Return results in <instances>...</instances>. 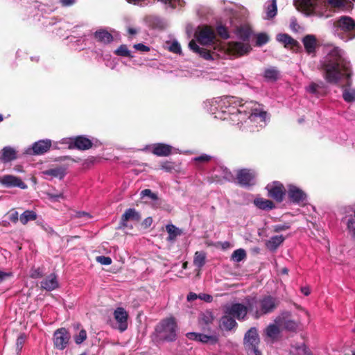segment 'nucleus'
I'll return each instance as SVG.
<instances>
[{"label": "nucleus", "mask_w": 355, "mask_h": 355, "mask_svg": "<svg viewBox=\"0 0 355 355\" xmlns=\"http://www.w3.org/2000/svg\"><path fill=\"white\" fill-rule=\"evenodd\" d=\"M169 51L175 53H180L181 52V46L178 42H173L169 46Z\"/></svg>", "instance_id": "obj_52"}, {"label": "nucleus", "mask_w": 355, "mask_h": 355, "mask_svg": "<svg viewBox=\"0 0 355 355\" xmlns=\"http://www.w3.org/2000/svg\"><path fill=\"white\" fill-rule=\"evenodd\" d=\"M279 299L271 295H248L245 298V304L248 305L250 314L254 319H259L263 315L273 313L279 306Z\"/></svg>", "instance_id": "obj_2"}, {"label": "nucleus", "mask_w": 355, "mask_h": 355, "mask_svg": "<svg viewBox=\"0 0 355 355\" xmlns=\"http://www.w3.org/2000/svg\"><path fill=\"white\" fill-rule=\"evenodd\" d=\"M333 33L347 42L355 37V21L348 16H341L333 23Z\"/></svg>", "instance_id": "obj_4"}, {"label": "nucleus", "mask_w": 355, "mask_h": 355, "mask_svg": "<svg viewBox=\"0 0 355 355\" xmlns=\"http://www.w3.org/2000/svg\"><path fill=\"white\" fill-rule=\"evenodd\" d=\"M263 336L267 343L273 344L281 338V329L277 324H270L264 329Z\"/></svg>", "instance_id": "obj_15"}, {"label": "nucleus", "mask_w": 355, "mask_h": 355, "mask_svg": "<svg viewBox=\"0 0 355 355\" xmlns=\"http://www.w3.org/2000/svg\"><path fill=\"white\" fill-rule=\"evenodd\" d=\"M49 198L53 201H59V200L64 199V195L62 193H49Z\"/></svg>", "instance_id": "obj_58"}, {"label": "nucleus", "mask_w": 355, "mask_h": 355, "mask_svg": "<svg viewBox=\"0 0 355 355\" xmlns=\"http://www.w3.org/2000/svg\"><path fill=\"white\" fill-rule=\"evenodd\" d=\"M295 8L306 15L328 17L327 0H294Z\"/></svg>", "instance_id": "obj_3"}, {"label": "nucleus", "mask_w": 355, "mask_h": 355, "mask_svg": "<svg viewBox=\"0 0 355 355\" xmlns=\"http://www.w3.org/2000/svg\"><path fill=\"white\" fill-rule=\"evenodd\" d=\"M141 216L139 212H138L134 208H129L126 209L124 214L121 216L119 228L125 229L128 227V220H132L133 222L138 223L141 220Z\"/></svg>", "instance_id": "obj_16"}, {"label": "nucleus", "mask_w": 355, "mask_h": 355, "mask_svg": "<svg viewBox=\"0 0 355 355\" xmlns=\"http://www.w3.org/2000/svg\"><path fill=\"white\" fill-rule=\"evenodd\" d=\"M277 40L284 44V47L287 48L288 46V35L286 33L284 34H278L277 35Z\"/></svg>", "instance_id": "obj_50"}, {"label": "nucleus", "mask_w": 355, "mask_h": 355, "mask_svg": "<svg viewBox=\"0 0 355 355\" xmlns=\"http://www.w3.org/2000/svg\"><path fill=\"white\" fill-rule=\"evenodd\" d=\"M76 0H60L62 6H70L75 3Z\"/></svg>", "instance_id": "obj_63"}, {"label": "nucleus", "mask_w": 355, "mask_h": 355, "mask_svg": "<svg viewBox=\"0 0 355 355\" xmlns=\"http://www.w3.org/2000/svg\"><path fill=\"white\" fill-rule=\"evenodd\" d=\"M327 82L338 84L345 78L346 84L343 86L342 96L347 103L355 102V87L352 86L351 64L345 53L341 49L332 46L327 51V55L321 61Z\"/></svg>", "instance_id": "obj_1"}, {"label": "nucleus", "mask_w": 355, "mask_h": 355, "mask_svg": "<svg viewBox=\"0 0 355 355\" xmlns=\"http://www.w3.org/2000/svg\"><path fill=\"white\" fill-rule=\"evenodd\" d=\"M153 223V218L151 217H147L146 218H145L141 225V227L144 228V229H147L148 227H150V225H152Z\"/></svg>", "instance_id": "obj_55"}, {"label": "nucleus", "mask_w": 355, "mask_h": 355, "mask_svg": "<svg viewBox=\"0 0 355 355\" xmlns=\"http://www.w3.org/2000/svg\"><path fill=\"white\" fill-rule=\"evenodd\" d=\"M248 313L250 314L248 305L241 303L232 304L225 311L226 314L230 315L239 320H244Z\"/></svg>", "instance_id": "obj_13"}, {"label": "nucleus", "mask_w": 355, "mask_h": 355, "mask_svg": "<svg viewBox=\"0 0 355 355\" xmlns=\"http://www.w3.org/2000/svg\"><path fill=\"white\" fill-rule=\"evenodd\" d=\"M237 326L235 319L230 315H223L220 320V327L222 329L231 331Z\"/></svg>", "instance_id": "obj_28"}, {"label": "nucleus", "mask_w": 355, "mask_h": 355, "mask_svg": "<svg viewBox=\"0 0 355 355\" xmlns=\"http://www.w3.org/2000/svg\"><path fill=\"white\" fill-rule=\"evenodd\" d=\"M37 214L33 210H26L19 216V221L23 225H26L29 221L35 220Z\"/></svg>", "instance_id": "obj_35"}, {"label": "nucleus", "mask_w": 355, "mask_h": 355, "mask_svg": "<svg viewBox=\"0 0 355 355\" xmlns=\"http://www.w3.org/2000/svg\"><path fill=\"white\" fill-rule=\"evenodd\" d=\"M71 335L64 327L58 329L53 334V345L59 350L64 349L70 340Z\"/></svg>", "instance_id": "obj_11"}, {"label": "nucleus", "mask_w": 355, "mask_h": 355, "mask_svg": "<svg viewBox=\"0 0 355 355\" xmlns=\"http://www.w3.org/2000/svg\"><path fill=\"white\" fill-rule=\"evenodd\" d=\"M87 335L85 329H82L78 334L73 336L74 341L77 345L83 343L87 339Z\"/></svg>", "instance_id": "obj_42"}, {"label": "nucleus", "mask_w": 355, "mask_h": 355, "mask_svg": "<svg viewBox=\"0 0 355 355\" xmlns=\"http://www.w3.org/2000/svg\"><path fill=\"white\" fill-rule=\"evenodd\" d=\"M260 338L256 327H251L247 331L243 338V347L248 354L262 355L259 349Z\"/></svg>", "instance_id": "obj_7"}, {"label": "nucleus", "mask_w": 355, "mask_h": 355, "mask_svg": "<svg viewBox=\"0 0 355 355\" xmlns=\"http://www.w3.org/2000/svg\"><path fill=\"white\" fill-rule=\"evenodd\" d=\"M216 33L222 39L226 40L230 37L228 30L225 26H218L216 28Z\"/></svg>", "instance_id": "obj_44"}, {"label": "nucleus", "mask_w": 355, "mask_h": 355, "mask_svg": "<svg viewBox=\"0 0 355 355\" xmlns=\"http://www.w3.org/2000/svg\"><path fill=\"white\" fill-rule=\"evenodd\" d=\"M17 158V150L11 146H5L0 151V161L2 163H8Z\"/></svg>", "instance_id": "obj_21"}, {"label": "nucleus", "mask_w": 355, "mask_h": 355, "mask_svg": "<svg viewBox=\"0 0 355 355\" xmlns=\"http://www.w3.org/2000/svg\"><path fill=\"white\" fill-rule=\"evenodd\" d=\"M319 85L316 83H311L308 87L307 91L311 94H316L318 92V89L319 88Z\"/></svg>", "instance_id": "obj_57"}, {"label": "nucleus", "mask_w": 355, "mask_h": 355, "mask_svg": "<svg viewBox=\"0 0 355 355\" xmlns=\"http://www.w3.org/2000/svg\"><path fill=\"white\" fill-rule=\"evenodd\" d=\"M290 26L294 32H299L302 31V28L300 25H298L295 21H291Z\"/></svg>", "instance_id": "obj_60"}, {"label": "nucleus", "mask_w": 355, "mask_h": 355, "mask_svg": "<svg viewBox=\"0 0 355 355\" xmlns=\"http://www.w3.org/2000/svg\"><path fill=\"white\" fill-rule=\"evenodd\" d=\"M227 51L234 55L241 57L248 55L252 51V47L250 43L230 42L227 45Z\"/></svg>", "instance_id": "obj_12"}, {"label": "nucleus", "mask_w": 355, "mask_h": 355, "mask_svg": "<svg viewBox=\"0 0 355 355\" xmlns=\"http://www.w3.org/2000/svg\"><path fill=\"white\" fill-rule=\"evenodd\" d=\"M197 41L203 46L214 44L216 42V33L214 29L208 25L198 26L195 33Z\"/></svg>", "instance_id": "obj_8"}, {"label": "nucleus", "mask_w": 355, "mask_h": 355, "mask_svg": "<svg viewBox=\"0 0 355 355\" xmlns=\"http://www.w3.org/2000/svg\"><path fill=\"white\" fill-rule=\"evenodd\" d=\"M294 309L290 313V333L300 332L304 329L309 322L310 315L309 311L302 306L293 303Z\"/></svg>", "instance_id": "obj_6"}, {"label": "nucleus", "mask_w": 355, "mask_h": 355, "mask_svg": "<svg viewBox=\"0 0 355 355\" xmlns=\"http://www.w3.org/2000/svg\"><path fill=\"white\" fill-rule=\"evenodd\" d=\"M256 176L254 169L245 168L236 171L235 180L239 186L248 187L255 184Z\"/></svg>", "instance_id": "obj_9"}, {"label": "nucleus", "mask_w": 355, "mask_h": 355, "mask_svg": "<svg viewBox=\"0 0 355 355\" xmlns=\"http://www.w3.org/2000/svg\"><path fill=\"white\" fill-rule=\"evenodd\" d=\"M151 152L159 157H166L172 153V146L163 143H157L153 145Z\"/></svg>", "instance_id": "obj_22"}, {"label": "nucleus", "mask_w": 355, "mask_h": 355, "mask_svg": "<svg viewBox=\"0 0 355 355\" xmlns=\"http://www.w3.org/2000/svg\"><path fill=\"white\" fill-rule=\"evenodd\" d=\"M152 22L155 24L157 27H162L163 26V22L162 21L157 17H152Z\"/></svg>", "instance_id": "obj_62"}, {"label": "nucleus", "mask_w": 355, "mask_h": 355, "mask_svg": "<svg viewBox=\"0 0 355 355\" xmlns=\"http://www.w3.org/2000/svg\"><path fill=\"white\" fill-rule=\"evenodd\" d=\"M93 146L92 141L84 135L76 136L70 139L69 148L86 150Z\"/></svg>", "instance_id": "obj_14"}, {"label": "nucleus", "mask_w": 355, "mask_h": 355, "mask_svg": "<svg viewBox=\"0 0 355 355\" xmlns=\"http://www.w3.org/2000/svg\"><path fill=\"white\" fill-rule=\"evenodd\" d=\"M133 47L136 50L139 51L148 52V51H150V47H148V46L144 45L142 43L136 44H135L133 46Z\"/></svg>", "instance_id": "obj_54"}, {"label": "nucleus", "mask_w": 355, "mask_h": 355, "mask_svg": "<svg viewBox=\"0 0 355 355\" xmlns=\"http://www.w3.org/2000/svg\"><path fill=\"white\" fill-rule=\"evenodd\" d=\"M25 338H26V336L24 334H21L17 339V343H16V346H17V349L20 351L22 347H23V345L24 344V342H25Z\"/></svg>", "instance_id": "obj_51"}, {"label": "nucleus", "mask_w": 355, "mask_h": 355, "mask_svg": "<svg viewBox=\"0 0 355 355\" xmlns=\"http://www.w3.org/2000/svg\"><path fill=\"white\" fill-rule=\"evenodd\" d=\"M11 275L12 274L10 272H6L0 270V284Z\"/></svg>", "instance_id": "obj_61"}, {"label": "nucleus", "mask_w": 355, "mask_h": 355, "mask_svg": "<svg viewBox=\"0 0 355 355\" xmlns=\"http://www.w3.org/2000/svg\"><path fill=\"white\" fill-rule=\"evenodd\" d=\"M160 168L166 172L171 173L175 170V164L174 162L170 161L162 162L160 165Z\"/></svg>", "instance_id": "obj_43"}, {"label": "nucleus", "mask_w": 355, "mask_h": 355, "mask_svg": "<svg viewBox=\"0 0 355 355\" xmlns=\"http://www.w3.org/2000/svg\"><path fill=\"white\" fill-rule=\"evenodd\" d=\"M346 0H327V11L329 7L341 8L345 6Z\"/></svg>", "instance_id": "obj_41"}, {"label": "nucleus", "mask_w": 355, "mask_h": 355, "mask_svg": "<svg viewBox=\"0 0 355 355\" xmlns=\"http://www.w3.org/2000/svg\"><path fill=\"white\" fill-rule=\"evenodd\" d=\"M9 220L13 223H17L19 220V215L18 212L14 209L10 211L8 214Z\"/></svg>", "instance_id": "obj_48"}, {"label": "nucleus", "mask_w": 355, "mask_h": 355, "mask_svg": "<svg viewBox=\"0 0 355 355\" xmlns=\"http://www.w3.org/2000/svg\"><path fill=\"white\" fill-rule=\"evenodd\" d=\"M284 237L281 235L274 236L271 237L270 240L266 241V245L268 250L274 251L284 241Z\"/></svg>", "instance_id": "obj_33"}, {"label": "nucleus", "mask_w": 355, "mask_h": 355, "mask_svg": "<svg viewBox=\"0 0 355 355\" xmlns=\"http://www.w3.org/2000/svg\"><path fill=\"white\" fill-rule=\"evenodd\" d=\"M292 348L296 350V355H309V350L303 343L296 346H292Z\"/></svg>", "instance_id": "obj_45"}, {"label": "nucleus", "mask_w": 355, "mask_h": 355, "mask_svg": "<svg viewBox=\"0 0 355 355\" xmlns=\"http://www.w3.org/2000/svg\"><path fill=\"white\" fill-rule=\"evenodd\" d=\"M141 196L142 198L145 197V196H148L153 200H157L158 199L157 195L155 193H153L151 191V190L149 189H146L142 190L141 191Z\"/></svg>", "instance_id": "obj_47"}, {"label": "nucleus", "mask_w": 355, "mask_h": 355, "mask_svg": "<svg viewBox=\"0 0 355 355\" xmlns=\"http://www.w3.org/2000/svg\"><path fill=\"white\" fill-rule=\"evenodd\" d=\"M114 318L118 324V329L123 332L128 329V312L122 307L116 308L114 311Z\"/></svg>", "instance_id": "obj_17"}, {"label": "nucleus", "mask_w": 355, "mask_h": 355, "mask_svg": "<svg viewBox=\"0 0 355 355\" xmlns=\"http://www.w3.org/2000/svg\"><path fill=\"white\" fill-rule=\"evenodd\" d=\"M268 190L269 196L278 202L283 200L285 194L284 187L282 184L275 183L273 186L268 185L266 187Z\"/></svg>", "instance_id": "obj_23"}, {"label": "nucleus", "mask_w": 355, "mask_h": 355, "mask_svg": "<svg viewBox=\"0 0 355 355\" xmlns=\"http://www.w3.org/2000/svg\"><path fill=\"white\" fill-rule=\"evenodd\" d=\"M42 173L46 175L58 178L59 179L62 180L65 175V168L64 167L60 166L45 170Z\"/></svg>", "instance_id": "obj_36"}, {"label": "nucleus", "mask_w": 355, "mask_h": 355, "mask_svg": "<svg viewBox=\"0 0 355 355\" xmlns=\"http://www.w3.org/2000/svg\"><path fill=\"white\" fill-rule=\"evenodd\" d=\"M41 288L47 291H53L59 287L57 276L51 273L40 282Z\"/></svg>", "instance_id": "obj_19"}, {"label": "nucleus", "mask_w": 355, "mask_h": 355, "mask_svg": "<svg viewBox=\"0 0 355 355\" xmlns=\"http://www.w3.org/2000/svg\"><path fill=\"white\" fill-rule=\"evenodd\" d=\"M266 19H270L275 17L277 12V0H270L266 2Z\"/></svg>", "instance_id": "obj_29"}, {"label": "nucleus", "mask_w": 355, "mask_h": 355, "mask_svg": "<svg viewBox=\"0 0 355 355\" xmlns=\"http://www.w3.org/2000/svg\"><path fill=\"white\" fill-rule=\"evenodd\" d=\"M266 116V112L264 111H258L257 109L254 110L253 112L250 114V118H254L256 116H259L262 119H265Z\"/></svg>", "instance_id": "obj_53"}, {"label": "nucleus", "mask_w": 355, "mask_h": 355, "mask_svg": "<svg viewBox=\"0 0 355 355\" xmlns=\"http://www.w3.org/2000/svg\"><path fill=\"white\" fill-rule=\"evenodd\" d=\"M206 262V253L204 251L196 252L193 257V265L200 270Z\"/></svg>", "instance_id": "obj_37"}, {"label": "nucleus", "mask_w": 355, "mask_h": 355, "mask_svg": "<svg viewBox=\"0 0 355 355\" xmlns=\"http://www.w3.org/2000/svg\"><path fill=\"white\" fill-rule=\"evenodd\" d=\"M254 204L260 209L270 210L275 207V204L272 200L257 198L254 200Z\"/></svg>", "instance_id": "obj_34"}, {"label": "nucleus", "mask_w": 355, "mask_h": 355, "mask_svg": "<svg viewBox=\"0 0 355 355\" xmlns=\"http://www.w3.org/2000/svg\"><path fill=\"white\" fill-rule=\"evenodd\" d=\"M166 230L168 234V241H174L178 236L182 234V230L178 228L173 224H168L166 226Z\"/></svg>", "instance_id": "obj_30"}, {"label": "nucleus", "mask_w": 355, "mask_h": 355, "mask_svg": "<svg viewBox=\"0 0 355 355\" xmlns=\"http://www.w3.org/2000/svg\"><path fill=\"white\" fill-rule=\"evenodd\" d=\"M96 260L97 262L100 263L102 265H110L112 263V259L110 257L105 256H98L96 257Z\"/></svg>", "instance_id": "obj_49"}, {"label": "nucleus", "mask_w": 355, "mask_h": 355, "mask_svg": "<svg viewBox=\"0 0 355 355\" xmlns=\"http://www.w3.org/2000/svg\"><path fill=\"white\" fill-rule=\"evenodd\" d=\"M347 227L349 233L355 238V219L350 218L347 223Z\"/></svg>", "instance_id": "obj_46"}, {"label": "nucleus", "mask_w": 355, "mask_h": 355, "mask_svg": "<svg viewBox=\"0 0 355 355\" xmlns=\"http://www.w3.org/2000/svg\"><path fill=\"white\" fill-rule=\"evenodd\" d=\"M246 257V252L243 249H237L232 254V259L236 262H240Z\"/></svg>", "instance_id": "obj_38"}, {"label": "nucleus", "mask_w": 355, "mask_h": 355, "mask_svg": "<svg viewBox=\"0 0 355 355\" xmlns=\"http://www.w3.org/2000/svg\"><path fill=\"white\" fill-rule=\"evenodd\" d=\"M51 144V141L50 139H44L36 141L33 144V153L31 154L42 155L50 149Z\"/></svg>", "instance_id": "obj_20"}, {"label": "nucleus", "mask_w": 355, "mask_h": 355, "mask_svg": "<svg viewBox=\"0 0 355 355\" xmlns=\"http://www.w3.org/2000/svg\"><path fill=\"white\" fill-rule=\"evenodd\" d=\"M189 47L194 53L198 54L201 58L207 60H213L211 53L209 50H207L203 47H200L196 42L195 40H192L189 43Z\"/></svg>", "instance_id": "obj_24"}, {"label": "nucleus", "mask_w": 355, "mask_h": 355, "mask_svg": "<svg viewBox=\"0 0 355 355\" xmlns=\"http://www.w3.org/2000/svg\"><path fill=\"white\" fill-rule=\"evenodd\" d=\"M0 184L6 187H19L21 189L26 188V185L21 178L12 175H5L0 177Z\"/></svg>", "instance_id": "obj_18"}, {"label": "nucleus", "mask_w": 355, "mask_h": 355, "mask_svg": "<svg viewBox=\"0 0 355 355\" xmlns=\"http://www.w3.org/2000/svg\"><path fill=\"white\" fill-rule=\"evenodd\" d=\"M269 41L268 35L265 33H261L257 35L256 45L261 46Z\"/></svg>", "instance_id": "obj_40"}, {"label": "nucleus", "mask_w": 355, "mask_h": 355, "mask_svg": "<svg viewBox=\"0 0 355 355\" xmlns=\"http://www.w3.org/2000/svg\"><path fill=\"white\" fill-rule=\"evenodd\" d=\"M177 330V323L173 317L162 320L155 329L157 338L166 342H173L176 340Z\"/></svg>", "instance_id": "obj_5"}, {"label": "nucleus", "mask_w": 355, "mask_h": 355, "mask_svg": "<svg viewBox=\"0 0 355 355\" xmlns=\"http://www.w3.org/2000/svg\"><path fill=\"white\" fill-rule=\"evenodd\" d=\"M94 37L98 42H103L105 44L110 43L113 40L112 34L105 30H100L96 31L94 33Z\"/></svg>", "instance_id": "obj_31"}, {"label": "nucleus", "mask_w": 355, "mask_h": 355, "mask_svg": "<svg viewBox=\"0 0 355 355\" xmlns=\"http://www.w3.org/2000/svg\"><path fill=\"white\" fill-rule=\"evenodd\" d=\"M302 42L308 53H313L317 46V40L313 35H307L302 39Z\"/></svg>", "instance_id": "obj_26"}, {"label": "nucleus", "mask_w": 355, "mask_h": 355, "mask_svg": "<svg viewBox=\"0 0 355 355\" xmlns=\"http://www.w3.org/2000/svg\"><path fill=\"white\" fill-rule=\"evenodd\" d=\"M252 34L251 28L248 26H240L236 30V36L243 42L249 43L250 38Z\"/></svg>", "instance_id": "obj_27"}, {"label": "nucleus", "mask_w": 355, "mask_h": 355, "mask_svg": "<svg viewBox=\"0 0 355 355\" xmlns=\"http://www.w3.org/2000/svg\"><path fill=\"white\" fill-rule=\"evenodd\" d=\"M307 204V194L298 187L290 184V209H292V207L295 205L299 207H304Z\"/></svg>", "instance_id": "obj_10"}, {"label": "nucleus", "mask_w": 355, "mask_h": 355, "mask_svg": "<svg viewBox=\"0 0 355 355\" xmlns=\"http://www.w3.org/2000/svg\"><path fill=\"white\" fill-rule=\"evenodd\" d=\"M114 53L119 56L132 58L130 51L128 50L125 44H121L114 51Z\"/></svg>", "instance_id": "obj_39"}, {"label": "nucleus", "mask_w": 355, "mask_h": 355, "mask_svg": "<svg viewBox=\"0 0 355 355\" xmlns=\"http://www.w3.org/2000/svg\"><path fill=\"white\" fill-rule=\"evenodd\" d=\"M76 217L80 218H85V220H88L92 218L91 215L89 213L85 212V211L77 212L76 214Z\"/></svg>", "instance_id": "obj_59"}, {"label": "nucleus", "mask_w": 355, "mask_h": 355, "mask_svg": "<svg viewBox=\"0 0 355 355\" xmlns=\"http://www.w3.org/2000/svg\"><path fill=\"white\" fill-rule=\"evenodd\" d=\"M187 337L193 340L200 341L203 343H207L209 340H214L213 336H207L203 334H198L195 332H190L187 334Z\"/></svg>", "instance_id": "obj_32"}, {"label": "nucleus", "mask_w": 355, "mask_h": 355, "mask_svg": "<svg viewBox=\"0 0 355 355\" xmlns=\"http://www.w3.org/2000/svg\"><path fill=\"white\" fill-rule=\"evenodd\" d=\"M300 291L305 296H308L311 293L310 288L309 286L301 287Z\"/></svg>", "instance_id": "obj_64"}, {"label": "nucleus", "mask_w": 355, "mask_h": 355, "mask_svg": "<svg viewBox=\"0 0 355 355\" xmlns=\"http://www.w3.org/2000/svg\"><path fill=\"white\" fill-rule=\"evenodd\" d=\"M263 78L268 82H275L281 77V73L275 67L266 68L263 74Z\"/></svg>", "instance_id": "obj_25"}, {"label": "nucleus", "mask_w": 355, "mask_h": 355, "mask_svg": "<svg viewBox=\"0 0 355 355\" xmlns=\"http://www.w3.org/2000/svg\"><path fill=\"white\" fill-rule=\"evenodd\" d=\"M211 157L208 155H202L195 158L196 162H208L211 160Z\"/></svg>", "instance_id": "obj_56"}]
</instances>
